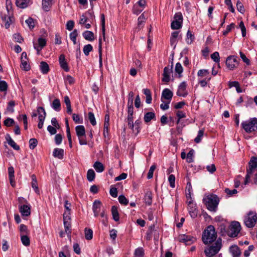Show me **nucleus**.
<instances>
[{"instance_id": "54", "label": "nucleus", "mask_w": 257, "mask_h": 257, "mask_svg": "<svg viewBox=\"0 0 257 257\" xmlns=\"http://www.w3.org/2000/svg\"><path fill=\"white\" fill-rule=\"evenodd\" d=\"M168 181L170 187L174 188L175 186V177L174 175H170L168 178Z\"/></svg>"}, {"instance_id": "36", "label": "nucleus", "mask_w": 257, "mask_h": 257, "mask_svg": "<svg viewBox=\"0 0 257 257\" xmlns=\"http://www.w3.org/2000/svg\"><path fill=\"white\" fill-rule=\"evenodd\" d=\"M93 167L96 172L99 173L103 172L104 169L103 165L99 162H96L94 164Z\"/></svg>"}, {"instance_id": "52", "label": "nucleus", "mask_w": 257, "mask_h": 257, "mask_svg": "<svg viewBox=\"0 0 257 257\" xmlns=\"http://www.w3.org/2000/svg\"><path fill=\"white\" fill-rule=\"evenodd\" d=\"M209 72L208 70L206 69H201L198 71L197 75L199 77H207L209 75Z\"/></svg>"}, {"instance_id": "4", "label": "nucleus", "mask_w": 257, "mask_h": 257, "mask_svg": "<svg viewBox=\"0 0 257 257\" xmlns=\"http://www.w3.org/2000/svg\"><path fill=\"white\" fill-rule=\"evenodd\" d=\"M221 247V240L217 239L212 245L206 248L204 253L207 257H212L218 252Z\"/></svg>"}, {"instance_id": "24", "label": "nucleus", "mask_w": 257, "mask_h": 257, "mask_svg": "<svg viewBox=\"0 0 257 257\" xmlns=\"http://www.w3.org/2000/svg\"><path fill=\"white\" fill-rule=\"evenodd\" d=\"M229 250L232 257H239L241 254V252L239 250V247L236 245H232L230 247Z\"/></svg>"}, {"instance_id": "11", "label": "nucleus", "mask_w": 257, "mask_h": 257, "mask_svg": "<svg viewBox=\"0 0 257 257\" xmlns=\"http://www.w3.org/2000/svg\"><path fill=\"white\" fill-rule=\"evenodd\" d=\"M37 111L39 115V123L38 126L39 128H42L43 126L46 113L44 108L42 107H39L37 109Z\"/></svg>"}, {"instance_id": "6", "label": "nucleus", "mask_w": 257, "mask_h": 257, "mask_svg": "<svg viewBox=\"0 0 257 257\" xmlns=\"http://www.w3.org/2000/svg\"><path fill=\"white\" fill-rule=\"evenodd\" d=\"M241 229L240 223L237 221H232L229 225L227 231V235L231 237H234L237 236Z\"/></svg>"}, {"instance_id": "33", "label": "nucleus", "mask_w": 257, "mask_h": 257, "mask_svg": "<svg viewBox=\"0 0 257 257\" xmlns=\"http://www.w3.org/2000/svg\"><path fill=\"white\" fill-rule=\"evenodd\" d=\"M29 0H17L16 4L18 7L25 8L28 7Z\"/></svg>"}, {"instance_id": "39", "label": "nucleus", "mask_w": 257, "mask_h": 257, "mask_svg": "<svg viewBox=\"0 0 257 257\" xmlns=\"http://www.w3.org/2000/svg\"><path fill=\"white\" fill-rule=\"evenodd\" d=\"M20 231L21 235L23 234H24V235H28L30 233V231L28 230L27 226L23 224L20 225Z\"/></svg>"}, {"instance_id": "3", "label": "nucleus", "mask_w": 257, "mask_h": 257, "mask_svg": "<svg viewBox=\"0 0 257 257\" xmlns=\"http://www.w3.org/2000/svg\"><path fill=\"white\" fill-rule=\"evenodd\" d=\"M241 125L247 133H250L257 130V118L253 117L249 120L243 121Z\"/></svg>"}, {"instance_id": "13", "label": "nucleus", "mask_w": 257, "mask_h": 257, "mask_svg": "<svg viewBox=\"0 0 257 257\" xmlns=\"http://www.w3.org/2000/svg\"><path fill=\"white\" fill-rule=\"evenodd\" d=\"M188 210L192 218H195L197 215L196 206L193 203L192 199L188 202Z\"/></svg>"}, {"instance_id": "20", "label": "nucleus", "mask_w": 257, "mask_h": 257, "mask_svg": "<svg viewBox=\"0 0 257 257\" xmlns=\"http://www.w3.org/2000/svg\"><path fill=\"white\" fill-rule=\"evenodd\" d=\"M2 20L5 22V26L6 29L10 27V25L14 22V18L13 16H5L2 17Z\"/></svg>"}, {"instance_id": "50", "label": "nucleus", "mask_w": 257, "mask_h": 257, "mask_svg": "<svg viewBox=\"0 0 257 257\" xmlns=\"http://www.w3.org/2000/svg\"><path fill=\"white\" fill-rule=\"evenodd\" d=\"M38 144V141L37 139L32 138L29 141V147L31 150L34 149Z\"/></svg>"}, {"instance_id": "42", "label": "nucleus", "mask_w": 257, "mask_h": 257, "mask_svg": "<svg viewBox=\"0 0 257 257\" xmlns=\"http://www.w3.org/2000/svg\"><path fill=\"white\" fill-rule=\"evenodd\" d=\"M133 115H127V121L128 122V126L129 128H130L133 132H135V130L134 129V122H133Z\"/></svg>"}, {"instance_id": "17", "label": "nucleus", "mask_w": 257, "mask_h": 257, "mask_svg": "<svg viewBox=\"0 0 257 257\" xmlns=\"http://www.w3.org/2000/svg\"><path fill=\"white\" fill-rule=\"evenodd\" d=\"M178 240L179 241L184 242L186 245H188L193 242L194 238L190 236L186 235L185 234H182L179 236Z\"/></svg>"}, {"instance_id": "10", "label": "nucleus", "mask_w": 257, "mask_h": 257, "mask_svg": "<svg viewBox=\"0 0 257 257\" xmlns=\"http://www.w3.org/2000/svg\"><path fill=\"white\" fill-rule=\"evenodd\" d=\"M238 64V62L237 60L236 56H229L227 58L226 60V65L229 70H233L237 67Z\"/></svg>"}, {"instance_id": "12", "label": "nucleus", "mask_w": 257, "mask_h": 257, "mask_svg": "<svg viewBox=\"0 0 257 257\" xmlns=\"http://www.w3.org/2000/svg\"><path fill=\"white\" fill-rule=\"evenodd\" d=\"M28 57L26 52H23L21 54V68L25 71H28L30 69V66L28 63Z\"/></svg>"}, {"instance_id": "27", "label": "nucleus", "mask_w": 257, "mask_h": 257, "mask_svg": "<svg viewBox=\"0 0 257 257\" xmlns=\"http://www.w3.org/2000/svg\"><path fill=\"white\" fill-rule=\"evenodd\" d=\"M53 154L54 157L62 159L64 156V150L62 149L55 148Z\"/></svg>"}, {"instance_id": "43", "label": "nucleus", "mask_w": 257, "mask_h": 257, "mask_svg": "<svg viewBox=\"0 0 257 257\" xmlns=\"http://www.w3.org/2000/svg\"><path fill=\"white\" fill-rule=\"evenodd\" d=\"M95 172L92 169H89L87 171V178L89 181H92L95 178Z\"/></svg>"}, {"instance_id": "31", "label": "nucleus", "mask_w": 257, "mask_h": 257, "mask_svg": "<svg viewBox=\"0 0 257 257\" xmlns=\"http://www.w3.org/2000/svg\"><path fill=\"white\" fill-rule=\"evenodd\" d=\"M40 68L41 71V72L43 74H46L48 73L49 71V67L48 64L44 61H42L40 63Z\"/></svg>"}, {"instance_id": "58", "label": "nucleus", "mask_w": 257, "mask_h": 257, "mask_svg": "<svg viewBox=\"0 0 257 257\" xmlns=\"http://www.w3.org/2000/svg\"><path fill=\"white\" fill-rule=\"evenodd\" d=\"M109 125H104L103 135L105 138L109 139Z\"/></svg>"}, {"instance_id": "41", "label": "nucleus", "mask_w": 257, "mask_h": 257, "mask_svg": "<svg viewBox=\"0 0 257 257\" xmlns=\"http://www.w3.org/2000/svg\"><path fill=\"white\" fill-rule=\"evenodd\" d=\"M141 121L140 120H137L134 123V129L135 132H133L136 135H138L140 131V125Z\"/></svg>"}, {"instance_id": "38", "label": "nucleus", "mask_w": 257, "mask_h": 257, "mask_svg": "<svg viewBox=\"0 0 257 257\" xmlns=\"http://www.w3.org/2000/svg\"><path fill=\"white\" fill-rule=\"evenodd\" d=\"M194 39V36L190 30H188L186 35V41L188 44H191Z\"/></svg>"}, {"instance_id": "57", "label": "nucleus", "mask_w": 257, "mask_h": 257, "mask_svg": "<svg viewBox=\"0 0 257 257\" xmlns=\"http://www.w3.org/2000/svg\"><path fill=\"white\" fill-rule=\"evenodd\" d=\"M156 168V167L155 165H153L150 167L149 172L147 175V178L148 179H150L152 178V177L153 176L154 171L155 170Z\"/></svg>"}, {"instance_id": "60", "label": "nucleus", "mask_w": 257, "mask_h": 257, "mask_svg": "<svg viewBox=\"0 0 257 257\" xmlns=\"http://www.w3.org/2000/svg\"><path fill=\"white\" fill-rule=\"evenodd\" d=\"M234 27L235 24L234 23H231L229 25H228L226 30L223 32V35L226 36L231 30V29L234 28Z\"/></svg>"}, {"instance_id": "49", "label": "nucleus", "mask_w": 257, "mask_h": 257, "mask_svg": "<svg viewBox=\"0 0 257 257\" xmlns=\"http://www.w3.org/2000/svg\"><path fill=\"white\" fill-rule=\"evenodd\" d=\"M6 9L9 16H13L12 5L10 1L7 0Z\"/></svg>"}, {"instance_id": "18", "label": "nucleus", "mask_w": 257, "mask_h": 257, "mask_svg": "<svg viewBox=\"0 0 257 257\" xmlns=\"http://www.w3.org/2000/svg\"><path fill=\"white\" fill-rule=\"evenodd\" d=\"M63 220H64V225L65 228V231L67 233H71L70 229V224L69 222L70 217L69 216L66 215V212L64 213L63 215Z\"/></svg>"}, {"instance_id": "1", "label": "nucleus", "mask_w": 257, "mask_h": 257, "mask_svg": "<svg viewBox=\"0 0 257 257\" xmlns=\"http://www.w3.org/2000/svg\"><path fill=\"white\" fill-rule=\"evenodd\" d=\"M216 237L217 234L214 227L212 225H209L203 232L202 239L203 243L207 244L215 241Z\"/></svg>"}, {"instance_id": "19", "label": "nucleus", "mask_w": 257, "mask_h": 257, "mask_svg": "<svg viewBox=\"0 0 257 257\" xmlns=\"http://www.w3.org/2000/svg\"><path fill=\"white\" fill-rule=\"evenodd\" d=\"M19 210L23 216H28L30 215L31 208L30 205H21L19 206Z\"/></svg>"}, {"instance_id": "5", "label": "nucleus", "mask_w": 257, "mask_h": 257, "mask_svg": "<svg viewBox=\"0 0 257 257\" xmlns=\"http://www.w3.org/2000/svg\"><path fill=\"white\" fill-rule=\"evenodd\" d=\"M256 168H257V158L252 157L249 163V169L247 170V174L244 183V185L248 184L250 178Z\"/></svg>"}, {"instance_id": "25", "label": "nucleus", "mask_w": 257, "mask_h": 257, "mask_svg": "<svg viewBox=\"0 0 257 257\" xmlns=\"http://www.w3.org/2000/svg\"><path fill=\"white\" fill-rule=\"evenodd\" d=\"M6 139L7 141L8 144L11 146L14 149L16 150H20V147L16 144L14 141L11 138L9 134L6 135Z\"/></svg>"}, {"instance_id": "26", "label": "nucleus", "mask_w": 257, "mask_h": 257, "mask_svg": "<svg viewBox=\"0 0 257 257\" xmlns=\"http://www.w3.org/2000/svg\"><path fill=\"white\" fill-rule=\"evenodd\" d=\"M82 36L85 40L89 41H92L95 39L93 33L90 31H85L82 33Z\"/></svg>"}, {"instance_id": "8", "label": "nucleus", "mask_w": 257, "mask_h": 257, "mask_svg": "<svg viewBox=\"0 0 257 257\" xmlns=\"http://www.w3.org/2000/svg\"><path fill=\"white\" fill-rule=\"evenodd\" d=\"M76 135L79 139L80 145H87V142L85 138V129L83 125H77L75 127Z\"/></svg>"}, {"instance_id": "28", "label": "nucleus", "mask_w": 257, "mask_h": 257, "mask_svg": "<svg viewBox=\"0 0 257 257\" xmlns=\"http://www.w3.org/2000/svg\"><path fill=\"white\" fill-rule=\"evenodd\" d=\"M153 194L152 192L147 191L144 196V200L145 203L148 205H151L152 203Z\"/></svg>"}, {"instance_id": "7", "label": "nucleus", "mask_w": 257, "mask_h": 257, "mask_svg": "<svg viewBox=\"0 0 257 257\" xmlns=\"http://www.w3.org/2000/svg\"><path fill=\"white\" fill-rule=\"evenodd\" d=\"M257 220L256 213L254 212L250 211L244 217V223L249 228L254 226Z\"/></svg>"}, {"instance_id": "44", "label": "nucleus", "mask_w": 257, "mask_h": 257, "mask_svg": "<svg viewBox=\"0 0 257 257\" xmlns=\"http://www.w3.org/2000/svg\"><path fill=\"white\" fill-rule=\"evenodd\" d=\"M101 25H102V35L103 37L104 40H105V16L104 14L101 15Z\"/></svg>"}, {"instance_id": "21", "label": "nucleus", "mask_w": 257, "mask_h": 257, "mask_svg": "<svg viewBox=\"0 0 257 257\" xmlns=\"http://www.w3.org/2000/svg\"><path fill=\"white\" fill-rule=\"evenodd\" d=\"M101 203L99 200H95L93 204V211L95 217H97L100 211Z\"/></svg>"}, {"instance_id": "37", "label": "nucleus", "mask_w": 257, "mask_h": 257, "mask_svg": "<svg viewBox=\"0 0 257 257\" xmlns=\"http://www.w3.org/2000/svg\"><path fill=\"white\" fill-rule=\"evenodd\" d=\"M111 212L113 219L116 221H118L119 217L117 207L115 206H113L111 208Z\"/></svg>"}, {"instance_id": "51", "label": "nucleus", "mask_w": 257, "mask_h": 257, "mask_svg": "<svg viewBox=\"0 0 257 257\" xmlns=\"http://www.w3.org/2000/svg\"><path fill=\"white\" fill-rule=\"evenodd\" d=\"M88 115V119L91 124L93 126L95 125L96 124V121L95 120L94 113L92 112H89Z\"/></svg>"}, {"instance_id": "22", "label": "nucleus", "mask_w": 257, "mask_h": 257, "mask_svg": "<svg viewBox=\"0 0 257 257\" xmlns=\"http://www.w3.org/2000/svg\"><path fill=\"white\" fill-rule=\"evenodd\" d=\"M38 44L39 46H37L36 44L34 43V47L37 50L38 52V54L39 53V52L41 50L42 48H43L46 45V39L40 38L38 39Z\"/></svg>"}, {"instance_id": "35", "label": "nucleus", "mask_w": 257, "mask_h": 257, "mask_svg": "<svg viewBox=\"0 0 257 257\" xmlns=\"http://www.w3.org/2000/svg\"><path fill=\"white\" fill-rule=\"evenodd\" d=\"M21 240L23 244L26 246H28L30 244V239L28 235L23 234L21 235Z\"/></svg>"}, {"instance_id": "29", "label": "nucleus", "mask_w": 257, "mask_h": 257, "mask_svg": "<svg viewBox=\"0 0 257 257\" xmlns=\"http://www.w3.org/2000/svg\"><path fill=\"white\" fill-rule=\"evenodd\" d=\"M32 178V187L37 194H39V190L38 188V185L37 183V178L35 175L33 174L31 176Z\"/></svg>"}, {"instance_id": "30", "label": "nucleus", "mask_w": 257, "mask_h": 257, "mask_svg": "<svg viewBox=\"0 0 257 257\" xmlns=\"http://www.w3.org/2000/svg\"><path fill=\"white\" fill-rule=\"evenodd\" d=\"M52 108L56 111H59L61 110V102L59 99H55L51 104Z\"/></svg>"}, {"instance_id": "14", "label": "nucleus", "mask_w": 257, "mask_h": 257, "mask_svg": "<svg viewBox=\"0 0 257 257\" xmlns=\"http://www.w3.org/2000/svg\"><path fill=\"white\" fill-rule=\"evenodd\" d=\"M186 87L187 84L185 81L181 82L179 85L177 95L179 96L186 97L188 95Z\"/></svg>"}, {"instance_id": "55", "label": "nucleus", "mask_w": 257, "mask_h": 257, "mask_svg": "<svg viewBox=\"0 0 257 257\" xmlns=\"http://www.w3.org/2000/svg\"><path fill=\"white\" fill-rule=\"evenodd\" d=\"M118 199L119 202L121 204L126 205L128 203V200L126 199V198L124 195H120L118 197Z\"/></svg>"}, {"instance_id": "45", "label": "nucleus", "mask_w": 257, "mask_h": 257, "mask_svg": "<svg viewBox=\"0 0 257 257\" xmlns=\"http://www.w3.org/2000/svg\"><path fill=\"white\" fill-rule=\"evenodd\" d=\"M93 50V47L91 44H87L83 47V52L86 56H88L89 53Z\"/></svg>"}, {"instance_id": "47", "label": "nucleus", "mask_w": 257, "mask_h": 257, "mask_svg": "<svg viewBox=\"0 0 257 257\" xmlns=\"http://www.w3.org/2000/svg\"><path fill=\"white\" fill-rule=\"evenodd\" d=\"M204 135V130H199L198 132V135L197 137L195 138L194 141L196 143H199L201 141L202 138L203 137Z\"/></svg>"}, {"instance_id": "9", "label": "nucleus", "mask_w": 257, "mask_h": 257, "mask_svg": "<svg viewBox=\"0 0 257 257\" xmlns=\"http://www.w3.org/2000/svg\"><path fill=\"white\" fill-rule=\"evenodd\" d=\"M182 15L181 13H177L174 17V21L171 23V27L173 30H178L182 27Z\"/></svg>"}, {"instance_id": "46", "label": "nucleus", "mask_w": 257, "mask_h": 257, "mask_svg": "<svg viewBox=\"0 0 257 257\" xmlns=\"http://www.w3.org/2000/svg\"><path fill=\"white\" fill-rule=\"evenodd\" d=\"M134 254L136 257H143L144 255V250L142 247H138L136 249Z\"/></svg>"}, {"instance_id": "34", "label": "nucleus", "mask_w": 257, "mask_h": 257, "mask_svg": "<svg viewBox=\"0 0 257 257\" xmlns=\"http://www.w3.org/2000/svg\"><path fill=\"white\" fill-rule=\"evenodd\" d=\"M155 117V114L153 112H148L144 115V121L148 123Z\"/></svg>"}, {"instance_id": "32", "label": "nucleus", "mask_w": 257, "mask_h": 257, "mask_svg": "<svg viewBox=\"0 0 257 257\" xmlns=\"http://www.w3.org/2000/svg\"><path fill=\"white\" fill-rule=\"evenodd\" d=\"M52 0H43L42 7L43 10L46 12H48L52 6Z\"/></svg>"}, {"instance_id": "62", "label": "nucleus", "mask_w": 257, "mask_h": 257, "mask_svg": "<svg viewBox=\"0 0 257 257\" xmlns=\"http://www.w3.org/2000/svg\"><path fill=\"white\" fill-rule=\"evenodd\" d=\"M134 98V94L132 91H131L128 94V99L127 101V105H133V101Z\"/></svg>"}, {"instance_id": "48", "label": "nucleus", "mask_w": 257, "mask_h": 257, "mask_svg": "<svg viewBox=\"0 0 257 257\" xmlns=\"http://www.w3.org/2000/svg\"><path fill=\"white\" fill-rule=\"evenodd\" d=\"M100 216L101 217V222L105 225L106 226L107 224V214L104 210L100 213Z\"/></svg>"}, {"instance_id": "15", "label": "nucleus", "mask_w": 257, "mask_h": 257, "mask_svg": "<svg viewBox=\"0 0 257 257\" xmlns=\"http://www.w3.org/2000/svg\"><path fill=\"white\" fill-rule=\"evenodd\" d=\"M172 67L173 65L171 66V68L169 67H165L164 69L163 76V77L162 78V81L167 83L169 82L170 80V74L172 73Z\"/></svg>"}, {"instance_id": "64", "label": "nucleus", "mask_w": 257, "mask_h": 257, "mask_svg": "<svg viewBox=\"0 0 257 257\" xmlns=\"http://www.w3.org/2000/svg\"><path fill=\"white\" fill-rule=\"evenodd\" d=\"M13 38L14 40L20 43H21L23 41V39L22 36L18 33L15 34L13 35Z\"/></svg>"}, {"instance_id": "53", "label": "nucleus", "mask_w": 257, "mask_h": 257, "mask_svg": "<svg viewBox=\"0 0 257 257\" xmlns=\"http://www.w3.org/2000/svg\"><path fill=\"white\" fill-rule=\"evenodd\" d=\"M183 70V69L181 64L179 62L177 63L175 66V71L179 75V76H180V75L182 73Z\"/></svg>"}, {"instance_id": "61", "label": "nucleus", "mask_w": 257, "mask_h": 257, "mask_svg": "<svg viewBox=\"0 0 257 257\" xmlns=\"http://www.w3.org/2000/svg\"><path fill=\"white\" fill-rule=\"evenodd\" d=\"M236 7L237 10L241 13L243 14L245 12V9L242 4L239 2L237 1L236 3Z\"/></svg>"}, {"instance_id": "2", "label": "nucleus", "mask_w": 257, "mask_h": 257, "mask_svg": "<svg viewBox=\"0 0 257 257\" xmlns=\"http://www.w3.org/2000/svg\"><path fill=\"white\" fill-rule=\"evenodd\" d=\"M219 201L218 197L214 194L209 195L203 199V202L207 208L213 212L216 211Z\"/></svg>"}, {"instance_id": "63", "label": "nucleus", "mask_w": 257, "mask_h": 257, "mask_svg": "<svg viewBox=\"0 0 257 257\" xmlns=\"http://www.w3.org/2000/svg\"><path fill=\"white\" fill-rule=\"evenodd\" d=\"M8 85L6 81H0V90L2 91H7Z\"/></svg>"}, {"instance_id": "56", "label": "nucleus", "mask_w": 257, "mask_h": 257, "mask_svg": "<svg viewBox=\"0 0 257 257\" xmlns=\"http://www.w3.org/2000/svg\"><path fill=\"white\" fill-rule=\"evenodd\" d=\"M211 58L215 62L218 63L219 62L220 57L219 54L218 52H215L211 55Z\"/></svg>"}, {"instance_id": "23", "label": "nucleus", "mask_w": 257, "mask_h": 257, "mask_svg": "<svg viewBox=\"0 0 257 257\" xmlns=\"http://www.w3.org/2000/svg\"><path fill=\"white\" fill-rule=\"evenodd\" d=\"M59 63L61 68L65 71L68 72L69 71V67L63 54L61 55L59 57Z\"/></svg>"}, {"instance_id": "59", "label": "nucleus", "mask_w": 257, "mask_h": 257, "mask_svg": "<svg viewBox=\"0 0 257 257\" xmlns=\"http://www.w3.org/2000/svg\"><path fill=\"white\" fill-rule=\"evenodd\" d=\"M4 124L7 126H11L15 124V121L11 118H7L4 122Z\"/></svg>"}, {"instance_id": "16", "label": "nucleus", "mask_w": 257, "mask_h": 257, "mask_svg": "<svg viewBox=\"0 0 257 257\" xmlns=\"http://www.w3.org/2000/svg\"><path fill=\"white\" fill-rule=\"evenodd\" d=\"M173 92L168 88L164 89L162 93L161 101H163V100H166L167 101H171L173 97Z\"/></svg>"}, {"instance_id": "40", "label": "nucleus", "mask_w": 257, "mask_h": 257, "mask_svg": "<svg viewBox=\"0 0 257 257\" xmlns=\"http://www.w3.org/2000/svg\"><path fill=\"white\" fill-rule=\"evenodd\" d=\"M85 237L87 240H90L93 237V231L91 229L86 228L85 229Z\"/></svg>"}]
</instances>
